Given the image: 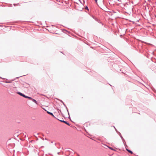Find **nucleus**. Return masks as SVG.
Wrapping results in <instances>:
<instances>
[{
    "label": "nucleus",
    "instance_id": "obj_8",
    "mask_svg": "<svg viewBox=\"0 0 156 156\" xmlns=\"http://www.w3.org/2000/svg\"><path fill=\"white\" fill-rule=\"evenodd\" d=\"M122 139V140L123 143L124 144H125V143H126V142H125V140H124V139H123H123Z\"/></svg>",
    "mask_w": 156,
    "mask_h": 156
},
{
    "label": "nucleus",
    "instance_id": "obj_7",
    "mask_svg": "<svg viewBox=\"0 0 156 156\" xmlns=\"http://www.w3.org/2000/svg\"><path fill=\"white\" fill-rule=\"evenodd\" d=\"M119 136H120V137H121V139H123V137L122 136L121 133H119Z\"/></svg>",
    "mask_w": 156,
    "mask_h": 156
},
{
    "label": "nucleus",
    "instance_id": "obj_14",
    "mask_svg": "<svg viewBox=\"0 0 156 156\" xmlns=\"http://www.w3.org/2000/svg\"><path fill=\"white\" fill-rule=\"evenodd\" d=\"M114 128H115V130L118 133L119 132L117 131V129H116L115 128V127L114 126Z\"/></svg>",
    "mask_w": 156,
    "mask_h": 156
},
{
    "label": "nucleus",
    "instance_id": "obj_5",
    "mask_svg": "<svg viewBox=\"0 0 156 156\" xmlns=\"http://www.w3.org/2000/svg\"><path fill=\"white\" fill-rule=\"evenodd\" d=\"M95 20L97 21L98 23H101L102 24V25H103V24L101 23V21H100V20H98V19H95Z\"/></svg>",
    "mask_w": 156,
    "mask_h": 156
},
{
    "label": "nucleus",
    "instance_id": "obj_9",
    "mask_svg": "<svg viewBox=\"0 0 156 156\" xmlns=\"http://www.w3.org/2000/svg\"><path fill=\"white\" fill-rule=\"evenodd\" d=\"M122 139V140L123 143L124 144H125V143H126V142H125V140H124V139H123H123Z\"/></svg>",
    "mask_w": 156,
    "mask_h": 156
},
{
    "label": "nucleus",
    "instance_id": "obj_3",
    "mask_svg": "<svg viewBox=\"0 0 156 156\" xmlns=\"http://www.w3.org/2000/svg\"><path fill=\"white\" fill-rule=\"evenodd\" d=\"M17 93L18 94H19V95H20L21 96L23 97L24 95V94H23V93H21L20 92H18Z\"/></svg>",
    "mask_w": 156,
    "mask_h": 156
},
{
    "label": "nucleus",
    "instance_id": "obj_13",
    "mask_svg": "<svg viewBox=\"0 0 156 156\" xmlns=\"http://www.w3.org/2000/svg\"><path fill=\"white\" fill-rule=\"evenodd\" d=\"M27 96H26L25 95H24L23 97L25 98H27Z\"/></svg>",
    "mask_w": 156,
    "mask_h": 156
},
{
    "label": "nucleus",
    "instance_id": "obj_18",
    "mask_svg": "<svg viewBox=\"0 0 156 156\" xmlns=\"http://www.w3.org/2000/svg\"><path fill=\"white\" fill-rule=\"evenodd\" d=\"M14 6H16V5H15V4H14Z\"/></svg>",
    "mask_w": 156,
    "mask_h": 156
},
{
    "label": "nucleus",
    "instance_id": "obj_6",
    "mask_svg": "<svg viewBox=\"0 0 156 156\" xmlns=\"http://www.w3.org/2000/svg\"><path fill=\"white\" fill-rule=\"evenodd\" d=\"M31 100H32V101L35 103L37 104V101L35 99H33L32 98V99H31Z\"/></svg>",
    "mask_w": 156,
    "mask_h": 156
},
{
    "label": "nucleus",
    "instance_id": "obj_2",
    "mask_svg": "<svg viewBox=\"0 0 156 156\" xmlns=\"http://www.w3.org/2000/svg\"><path fill=\"white\" fill-rule=\"evenodd\" d=\"M44 110L47 112V113L49 115H52V116H53V117H54V118H56L54 116L53 113L51 112H48V111H47V110H46L45 109H44Z\"/></svg>",
    "mask_w": 156,
    "mask_h": 156
},
{
    "label": "nucleus",
    "instance_id": "obj_12",
    "mask_svg": "<svg viewBox=\"0 0 156 156\" xmlns=\"http://www.w3.org/2000/svg\"><path fill=\"white\" fill-rule=\"evenodd\" d=\"M108 147L109 148H110L111 150H115L112 147Z\"/></svg>",
    "mask_w": 156,
    "mask_h": 156
},
{
    "label": "nucleus",
    "instance_id": "obj_16",
    "mask_svg": "<svg viewBox=\"0 0 156 156\" xmlns=\"http://www.w3.org/2000/svg\"><path fill=\"white\" fill-rule=\"evenodd\" d=\"M66 109H67V111H68V108H67V107H66ZM68 114H69V112H68Z\"/></svg>",
    "mask_w": 156,
    "mask_h": 156
},
{
    "label": "nucleus",
    "instance_id": "obj_20",
    "mask_svg": "<svg viewBox=\"0 0 156 156\" xmlns=\"http://www.w3.org/2000/svg\"><path fill=\"white\" fill-rule=\"evenodd\" d=\"M155 17H156V15H155Z\"/></svg>",
    "mask_w": 156,
    "mask_h": 156
},
{
    "label": "nucleus",
    "instance_id": "obj_11",
    "mask_svg": "<svg viewBox=\"0 0 156 156\" xmlns=\"http://www.w3.org/2000/svg\"><path fill=\"white\" fill-rule=\"evenodd\" d=\"M27 98H28V99H32V98L30 97H29V96H27Z\"/></svg>",
    "mask_w": 156,
    "mask_h": 156
},
{
    "label": "nucleus",
    "instance_id": "obj_15",
    "mask_svg": "<svg viewBox=\"0 0 156 156\" xmlns=\"http://www.w3.org/2000/svg\"><path fill=\"white\" fill-rule=\"evenodd\" d=\"M95 2L97 3V2L98 0H95Z\"/></svg>",
    "mask_w": 156,
    "mask_h": 156
},
{
    "label": "nucleus",
    "instance_id": "obj_4",
    "mask_svg": "<svg viewBox=\"0 0 156 156\" xmlns=\"http://www.w3.org/2000/svg\"><path fill=\"white\" fill-rule=\"evenodd\" d=\"M126 150L129 153H130L131 154H133V152L129 150L128 149H127L126 147Z\"/></svg>",
    "mask_w": 156,
    "mask_h": 156
},
{
    "label": "nucleus",
    "instance_id": "obj_19",
    "mask_svg": "<svg viewBox=\"0 0 156 156\" xmlns=\"http://www.w3.org/2000/svg\"><path fill=\"white\" fill-rule=\"evenodd\" d=\"M17 5H19V3H18V4H17Z\"/></svg>",
    "mask_w": 156,
    "mask_h": 156
},
{
    "label": "nucleus",
    "instance_id": "obj_10",
    "mask_svg": "<svg viewBox=\"0 0 156 156\" xmlns=\"http://www.w3.org/2000/svg\"><path fill=\"white\" fill-rule=\"evenodd\" d=\"M85 9H87V10H89V9H88V6H86L85 7Z\"/></svg>",
    "mask_w": 156,
    "mask_h": 156
},
{
    "label": "nucleus",
    "instance_id": "obj_1",
    "mask_svg": "<svg viewBox=\"0 0 156 156\" xmlns=\"http://www.w3.org/2000/svg\"><path fill=\"white\" fill-rule=\"evenodd\" d=\"M58 119V120H59L60 122H63L68 126H70L69 123H68L67 122L65 121H64V120H60L58 119Z\"/></svg>",
    "mask_w": 156,
    "mask_h": 156
},
{
    "label": "nucleus",
    "instance_id": "obj_17",
    "mask_svg": "<svg viewBox=\"0 0 156 156\" xmlns=\"http://www.w3.org/2000/svg\"><path fill=\"white\" fill-rule=\"evenodd\" d=\"M49 132L48 131H47L46 132V133H48Z\"/></svg>",
    "mask_w": 156,
    "mask_h": 156
}]
</instances>
